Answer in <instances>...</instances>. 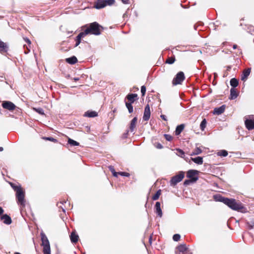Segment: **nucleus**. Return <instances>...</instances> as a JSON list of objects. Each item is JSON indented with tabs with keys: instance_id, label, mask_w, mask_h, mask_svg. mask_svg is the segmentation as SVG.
I'll return each mask as SVG.
<instances>
[{
	"instance_id": "nucleus-1",
	"label": "nucleus",
	"mask_w": 254,
	"mask_h": 254,
	"mask_svg": "<svg viewBox=\"0 0 254 254\" xmlns=\"http://www.w3.org/2000/svg\"><path fill=\"white\" fill-rule=\"evenodd\" d=\"M213 198L216 201L223 202L233 210L243 213L246 212V208L244 207L243 204L237 201L235 199L225 197L220 194L214 195Z\"/></svg>"
},
{
	"instance_id": "nucleus-2",
	"label": "nucleus",
	"mask_w": 254,
	"mask_h": 254,
	"mask_svg": "<svg viewBox=\"0 0 254 254\" xmlns=\"http://www.w3.org/2000/svg\"><path fill=\"white\" fill-rule=\"evenodd\" d=\"M103 28L97 22L90 23L88 27L83 31L86 36L88 34L99 35Z\"/></svg>"
},
{
	"instance_id": "nucleus-3",
	"label": "nucleus",
	"mask_w": 254,
	"mask_h": 254,
	"mask_svg": "<svg viewBox=\"0 0 254 254\" xmlns=\"http://www.w3.org/2000/svg\"><path fill=\"white\" fill-rule=\"evenodd\" d=\"M42 246L43 247L44 254H51V249L49 241L46 235L42 232L41 233Z\"/></svg>"
},
{
	"instance_id": "nucleus-4",
	"label": "nucleus",
	"mask_w": 254,
	"mask_h": 254,
	"mask_svg": "<svg viewBox=\"0 0 254 254\" xmlns=\"http://www.w3.org/2000/svg\"><path fill=\"white\" fill-rule=\"evenodd\" d=\"M115 2V0H97L94 5V7L99 9L107 5H112Z\"/></svg>"
},
{
	"instance_id": "nucleus-5",
	"label": "nucleus",
	"mask_w": 254,
	"mask_h": 254,
	"mask_svg": "<svg viewBox=\"0 0 254 254\" xmlns=\"http://www.w3.org/2000/svg\"><path fill=\"white\" fill-rule=\"evenodd\" d=\"M16 196L17 199L18 203H20L22 206H25L24 200V192L21 188H16Z\"/></svg>"
},
{
	"instance_id": "nucleus-6",
	"label": "nucleus",
	"mask_w": 254,
	"mask_h": 254,
	"mask_svg": "<svg viewBox=\"0 0 254 254\" xmlns=\"http://www.w3.org/2000/svg\"><path fill=\"white\" fill-rule=\"evenodd\" d=\"M184 176V173L182 171L180 172L179 174L175 175L172 178L170 182V185L171 186H175L183 179Z\"/></svg>"
},
{
	"instance_id": "nucleus-7",
	"label": "nucleus",
	"mask_w": 254,
	"mask_h": 254,
	"mask_svg": "<svg viewBox=\"0 0 254 254\" xmlns=\"http://www.w3.org/2000/svg\"><path fill=\"white\" fill-rule=\"evenodd\" d=\"M185 75L183 72L180 71L176 75V76L174 78L172 81V84L173 85H176L178 84H180L185 79Z\"/></svg>"
},
{
	"instance_id": "nucleus-8",
	"label": "nucleus",
	"mask_w": 254,
	"mask_h": 254,
	"mask_svg": "<svg viewBox=\"0 0 254 254\" xmlns=\"http://www.w3.org/2000/svg\"><path fill=\"white\" fill-rule=\"evenodd\" d=\"M198 171L195 170H190L187 172V177L191 179L193 182H196L198 178L197 176Z\"/></svg>"
},
{
	"instance_id": "nucleus-9",
	"label": "nucleus",
	"mask_w": 254,
	"mask_h": 254,
	"mask_svg": "<svg viewBox=\"0 0 254 254\" xmlns=\"http://www.w3.org/2000/svg\"><path fill=\"white\" fill-rule=\"evenodd\" d=\"M2 106L4 109L9 111H13L16 108V106L10 101H4L2 104Z\"/></svg>"
},
{
	"instance_id": "nucleus-10",
	"label": "nucleus",
	"mask_w": 254,
	"mask_h": 254,
	"mask_svg": "<svg viewBox=\"0 0 254 254\" xmlns=\"http://www.w3.org/2000/svg\"><path fill=\"white\" fill-rule=\"evenodd\" d=\"M150 117V109L148 104H147L144 109V112L143 116V120L145 121L149 120Z\"/></svg>"
},
{
	"instance_id": "nucleus-11",
	"label": "nucleus",
	"mask_w": 254,
	"mask_h": 254,
	"mask_svg": "<svg viewBox=\"0 0 254 254\" xmlns=\"http://www.w3.org/2000/svg\"><path fill=\"white\" fill-rule=\"evenodd\" d=\"M245 124L246 128L250 130L254 128V122L252 118V116L250 117V119H246L245 121Z\"/></svg>"
},
{
	"instance_id": "nucleus-12",
	"label": "nucleus",
	"mask_w": 254,
	"mask_h": 254,
	"mask_svg": "<svg viewBox=\"0 0 254 254\" xmlns=\"http://www.w3.org/2000/svg\"><path fill=\"white\" fill-rule=\"evenodd\" d=\"M8 50L7 45L0 40V53L5 54L7 53Z\"/></svg>"
},
{
	"instance_id": "nucleus-13",
	"label": "nucleus",
	"mask_w": 254,
	"mask_h": 254,
	"mask_svg": "<svg viewBox=\"0 0 254 254\" xmlns=\"http://www.w3.org/2000/svg\"><path fill=\"white\" fill-rule=\"evenodd\" d=\"M178 253L176 254H183L184 253L190 252L187 249L185 244L181 245L177 247Z\"/></svg>"
},
{
	"instance_id": "nucleus-14",
	"label": "nucleus",
	"mask_w": 254,
	"mask_h": 254,
	"mask_svg": "<svg viewBox=\"0 0 254 254\" xmlns=\"http://www.w3.org/2000/svg\"><path fill=\"white\" fill-rule=\"evenodd\" d=\"M226 106L225 105H222L218 108H215L213 110V114L216 115H220L223 113L225 110Z\"/></svg>"
},
{
	"instance_id": "nucleus-15",
	"label": "nucleus",
	"mask_w": 254,
	"mask_h": 254,
	"mask_svg": "<svg viewBox=\"0 0 254 254\" xmlns=\"http://www.w3.org/2000/svg\"><path fill=\"white\" fill-rule=\"evenodd\" d=\"M251 73V68H247L245 70H244L243 74L241 76V80L242 81H245L248 78V77L249 76L250 74Z\"/></svg>"
},
{
	"instance_id": "nucleus-16",
	"label": "nucleus",
	"mask_w": 254,
	"mask_h": 254,
	"mask_svg": "<svg viewBox=\"0 0 254 254\" xmlns=\"http://www.w3.org/2000/svg\"><path fill=\"white\" fill-rule=\"evenodd\" d=\"M1 219L3 220L4 224L7 225L10 224L12 222L11 218L7 214H4L1 216Z\"/></svg>"
},
{
	"instance_id": "nucleus-17",
	"label": "nucleus",
	"mask_w": 254,
	"mask_h": 254,
	"mask_svg": "<svg viewBox=\"0 0 254 254\" xmlns=\"http://www.w3.org/2000/svg\"><path fill=\"white\" fill-rule=\"evenodd\" d=\"M86 35L84 34L83 32H80L78 36L76 37L75 41L76 44L75 45V47L78 46L80 43H81V39L82 38L84 37Z\"/></svg>"
},
{
	"instance_id": "nucleus-18",
	"label": "nucleus",
	"mask_w": 254,
	"mask_h": 254,
	"mask_svg": "<svg viewBox=\"0 0 254 254\" xmlns=\"http://www.w3.org/2000/svg\"><path fill=\"white\" fill-rule=\"evenodd\" d=\"M155 207L156 209V213L160 217L162 216V212L160 207V203L159 202H156Z\"/></svg>"
},
{
	"instance_id": "nucleus-19",
	"label": "nucleus",
	"mask_w": 254,
	"mask_h": 254,
	"mask_svg": "<svg viewBox=\"0 0 254 254\" xmlns=\"http://www.w3.org/2000/svg\"><path fill=\"white\" fill-rule=\"evenodd\" d=\"M137 121V117H134L131 121L130 124L129 130L131 132H133L136 126V124Z\"/></svg>"
},
{
	"instance_id": "nucleus-20",
	"label": "nucleus",
	"mask_w": 254,
	"mask_h": 254,
	"mask_svg": "<svg viewBox=\"0 0 254 254\" xmlns=\"http://www.w3.org/2000/svg\"><path fill=\"white\" fill-rule=\"evenodd\" d=\"M238 96V93L236 91V89L232 88L230 89V97H229V99L231 100H234L236 99Z\"/></svg>"
},
{
	"instance_id": "nucleus-21",
	"label": "nucleus",
	"mask_w": 254,
	"mask_h": 254,
	"mask_svg": "<svg viewBox=\"0 0 254 254\" xmlns=\"http://www.w3.org/2000/svg\"><path fill=\"white\" fill-rule=\"evenodd\" d=\"M137 96V95L136 94H129L127 95L126 98L130 103H133L135 101V98H136Z\"/></svg>"
},
{
	"instance_id": "nucleus-22",
	"label": "nucleus",
	"mask_w": 254,
	"mask_h": 254,
	"mask_svg": "<svg viewBox=\"0 0 254 254\" xmlns=\"http://www.w3.org/2000/svg\"><path fill=\"white\" fill-rule=\"evenodd\" d=\"M191 160H192L195 163L198 165H201L203 164V158L201 157L198 156L195 158H191Z\"/></svg>"
},
{
	"instance_id": "nucleus-23",
	"label": "nucleus",
	"mask_w": 254,
	"mask_h": 254,
	"mask_svg": "<svg viewBox=\"0 0 254 254\" xmlns=\"http://www.w3.org/2000/svg\"><path fill=\"white\" fill-rule=\"evenodd\" d=\"M66 62L71 64H75L77 62V59L75 56H72L70 58H66Z\"/></svg>"
},
{
	"instance_id": "nucleus-24",
	"label": "nucleus",
	"mask_w": 254,
	"mask_h": 254,
	"mask_svg": "<svg viewBox=\"0 0 254 254\" xmlns=\"http://www.w3.org/2000/svg\"><path fill=\"white\" fill-rule=\"evenodd\" d=\"M70 240L72 243H75L78 240V236L74 232H72L70 235Z\"/></svg>"
},
{
	"instance_id": "nucleus-25",
	"label": "nucleus",
	"mask_w": 254,
	"mask_h": 254,
	"mask_svg": "<svg viewBox=\"0 0 254 254\" xmlns=\"http://www.w3.org/2000/svg\"><path fill=\"white\" fill-rule=\"evenodd\" d=\"M185 126L184 124H181L179 126H178L176 128L175 130V134L177 135H179L181 132L184 129Z\"/></svg>"
},
{
	"instance_id": "nucleus-26",
	"label": "nucleus",
	"mask_w": 254,
	"mask_h": 254,
	"mask_svg": "<svg viewBox=\"0 0 254 254\" xmlns=\"http://www.w3.org/2000/svg\"><path fill=\"white\" fill-rule=\"evenodd\" d=\"M97 113L95 111H87L85 113L84 116L90 118L95 117L97 116Z\"/></svg>"
},
{
	"instance_id": "nucleus-27",
	"label": "nucleus",
	"mask_w": 254,
	"mask_h": 254,
	"mask_svg": "<svg viewBox=\"0 0 254 254\" xmlns=\"http://www.w3.org/2000/svg\"><path fill=\"white\" fill-rule=\"evenodd\" d=\"M230 82L231 86H232L233 88H235V87H236L238 85V84H239L238 80L235 78H232L230 80Z\"/></svg>"
},
{
	"instance_id": "nucleus-28",
	"label": "nucleus",
	"mask_w": 254,
	"mask_h": 254,
	"mask_svg": "<svg viewBox=\"0 0 254 254\" xmlns=\"http://www.w3.org/2000/svg\"><path fill=\"white\" fill-rule=\"evenodd\" d=\"M217 154L219 156L226 157L228 155V152L225 150H222L218 151Z\"/></svg>"
},
{
	"instance_id": "nucleus-29",
	"label": "nucleus",
	"mask_w": 254,
	"mask_h": 254,
	"mask_svg": "<svg viewBox=\"0 0 254 254\" xmlns=\"http://www.w3.org/2000/svg\"><path fill=\"white\" fill-rule=\"evenodd\" d=\"M201 152L202 150L199 147H196L195 150L190 154V155H198L201 153Z\"/></svg>"
},
{
	"instance_id": "nucleus-30",
	"label": "nucleus",
	"mask_w": 254,
	"mask_h": 254,
	"mask_svg": "<svg viewBox=\"0 0 254 254\" xmlns=\"http://www.w3.org/2000/svg\"><path fill=\"white\" fill-rule=\"evenodd\" d=\"M126 106L128 109V112L131 113L133 111L132 103L126 102Z\"/></svg>"
},
{
	"instance_id": "nucleus-31",
	"label": "nucleus",
	"mask_w": 254,
	"mask_h": 254,
	"mask_svg": "<svg viewBox=\"0 0 254 254\" xmlns=\"http://www.w3.org/2000/svg\"><path fill=\"white\" fill-rule=\"evenodd\" d=\"M206 120L205 119H204L200 123V129L202 130H204L205 128L206 127Z\"/></svg>"
},
{
	"instance_id": "nucleus-32",
	"label": "nucleus",
	"mask_w": 254,
	"mask_h": 254,
	"mask_svg": "<svg viewBox=\"0 0 254 254\" xmlns=\"http://www.w3.org/2000/svg\"><path fill=\"white\" fill-rule=\"evenodd\" d=\"M68 143L70 144L72 146H78L79 145V143L77 142V141L72 139H70V138H69L68 140Z\"/></svg>"
},
{
	"instance_id": "nucleus-33",
	"label": "nucleus",
	"mask_w": 254,
	"mask_h": 254,
	"mask_svg": "<svg viewBox=\"0 0 254 254\" xmlns=\"http://www.w3.org/2000/svg\"><path fill=\"white\" fill-rule=\"evenodd\" d=\"M160 194H161V190H158L156 192V193L153 196L152 199L154 200H157L159 198Z\"/></svg>"
},
{
	"instance_id": "nucleus-34",
	"label": "nucleus",
	"mask_w": 254,
	"mask_h": 254,
	"mask_svg": "<svg viewBox=\"0 0 254 254\" xmlns=\"http://www.w3.org/2000/svg\"><path fill=\"white\" fill-rule=\"evenodd\" d=\"M175 58L174 57H170L167 59L166 63L168 64H172L175 62Z\"/></svg>"
},
{
	"instance_id": "nucleus-35",
	"label": "nucleus",
	"mask_w": 254,
	"mask_h": 254,
	"mask_svg": "<svg viewBox=\"0 0 254 254\" xmlns=\"http://www.w3.org/2000/svg\"><path fill=\"white\" fill-rule=\"evenodd\" d=\"M177 154L178 156H180L182 158H184L185 156V152L180 149H177Z\"/></svg>"
},
{
	"instance_id": "nucleus-36",
	"label": "nucleus",
	"mask_w": 254,
	"mask_h": 254,
	"mask_svg": "<svg viewBox=\"0 0 254 254\" xmlns=\"http://www.w3.org/2000/svg\"><path fill=\"white\" fill-rule=\"evenodd\" d=\"M34 110L36 112H37L38 113H39V114H40L41 115H44V111L43 109L41 108H34Z\"/></svg>"
},
{
	"instance_id": "nucleus-37",
	"label": "nucleus",
	"mask_w": 254,
	"mask_h": 254,
	"mask_svg": "<svg viewBox=\"0 0 254 254\" xmlns=\"http://www.w3.org/2000/svg\"><path fill=\"white\" fill-rule=\"evenodd\" d=\"M109 169H110V170L111 171V172H112V174H113V175L114 177H117L118 176V175H119V172H116L115 171V170H114V169L113 167H112V166H110V167H109Z\"/></svg>"
},
{
	"instance_id": "nucleus-38",
	"label": "nucleus",
	"mask_w": 254,
	"mask_h": 254,
	"mask_svg": "<svg viewBox=\"0 0 254 254\" xmlns=\"http://www.w3.org/2000/svg\"><path fill=\"white\" fill-rule=\"evenodd\" d=\"M247 224L249 229H252L254 227V220L252 222H247Z\"/></svg>"
},
{
	"instance_id": "nucleus-39",
	"label": "nucleus",
	"mask_w": 254,
	"mask_h": 254,
	"mask_svg": "<svg viewBox=\"0 0 254 254\" xmlns=\"http://www.w3.org/2000/svg\"><path fill=\"white\" fill-rule=\"evenodd\" d=\"M43 138L46 140H49V141H53L54 142H56L57 141V140L56 139H55L52 137H44Z\"/></svg>"
},
{
	"instance_id": "nucleus-40",
	"label": "nucleus",
	"mask_w": 254,
	"mask_h": 254,
	"mask_svg": "<svg viewBox=\"0 0 254 254\" xmlns=\"http://www.w3.org/2000/svg\"><path fill=\"white\" fill-rule=\"evenodd\" d=\"M181 236L179 234H175L173 237V239L174 241H178L180 239Z\"/></svg>"
},
{
	"instance_id": "nucleus-41",
	"label": "nucleus",
	"mask_w": 254,
	"mask_h": 254,
	"mask_svg": "<svg viewBox=\"0 0 254 254\" xmlns=\"http://www.w3.org/2000/svg\"><path fill=\"white\" fill-rule=\"evenodd\" d=\"M141 92L142 96H144L146 92V87L144 85H143L141 87Z\"/></svg>"
},
{
	"instance_id": "nucleus-42",
	"label": "nucleus",
	"mask_w": 254,
	"mask_h": 254,
	"mask_svg": "<svg viewBox=\"0 0 254 254\" xmlns=\"http://www.w3.org/2000/svg\"><path fill=\"white\" fill-rule=\"evenodd\" d=\"M164 136L165 139L168 141H171L172 139V136L169 134H165Z\"/></svg>"
},
{
	"instance_id": "nucleus-43",
	"label": "nucleus",
	"mask_w": 254,
	"mask_h": 254,
	"mask_svg": "<svg viewBox=\"0 0 254 254\" xmlns=\"http://www.w3.org/2000/svg\"><path fill=\"white\" fill-rule=\"evenodd\" d=\"M119 174L121 176H125V177H129V173H127V172H119Z\"/></svg>"
},
{
	"instance_id": "nucleus-44",
	"label": "nucleus",
	"mask_w": 254,
	"mask_h": 254,
	"mask_svg": "<svg viewBox=\"0 0 254 254\" xmlns=\"http://www.w3.org/2000/svg\"><path fill=\"white\" fill-rule=\"evenodd\" d=\"M11 187L13 189V190L16 191V188H21V186H15L13 184H11Z\"/></svg>"
},
{
	"instance_id": "nucleus-45",
	"label": "nucleus",
	"mask_w": 254,
	"mask_h": 254,
	"mask_svg": "<svg viewBox=\"0 0 254 254\" xmlns=\"http://www.w3.org/2000/svg\"><path fill=\"white\" fill-rule=\"evenodd\" d=\"M24 41L27 43L28 44H31V41L27 37H25V38H23Z\"/></svg>"
},
{
	"instance_id": "nucleus-46",
	"label": "nucleus",
	"mask_w": 254,
	"mask_h": 254,
	"mask_svg": "<svg viewBox=\"0 0 254 254\" xmlns=\"http://www.w3.org/2000/svg\"><path fill=\"white\" fill-rule=\"evenodd\" d=\"M160 117L162 118V120H164V121H167V117L165 115H161Z\"/></svg>"
},
{
	"instance_id": "nucleus-47",
	"label": "nucleus",
	"mask_w": 254,
	"mask_h": 254,
	"mask_svg": "<svg viewBox=\"0 0 254 254\" xmlns=\"http://www.w3.org/2000/svg\"><path fill=\"white\" fill-rule=\"evenodd\" d=\"M156 147L158 149H161L163 148V146L160 143H158L156 146Z\"/></svg>"
},
{
	"instance_id": "nucleus-48",
	"label": "nucleus",
	"mask_w": 254,
	"mask_h": 254,
	"mask_svg": "<svg viewBox=\"0 0 254 254\" xmlns=\"http://www.w3.org/2000/svg\"><path fill=\"white\" fill-rule=\"evenodd\" d=\"M122 2L124 4H128L129 3V0H121Z\"/></svg>"
},
{
	"instance_id": "nucleus-49",
	"label": "nucleus",
	"mask_w": 254,
	"mask_h": 254,
	"mask_svg": "<svg viewBox=\"0 0 254 254\" xmlns=\"http://www.w3.org/2000/svg\"><path fill=\"white\" fill-rule=\"evenodd\" d=\"M190 180H185L184 182V185H188L190 183Z\"/></svg>"
},
{
	"instance_id": "nucleus-50",
	"label": "nucleus",
	"mask_w": 254,
	"mask_h": 254,
	"mask_svg": "<svg viewBox=\"0 0 254 254\" xmlns=\"http://www.w3.org/2000/svg\"><path fill=\"white\" fill-rule=\"evenodd\" d=\"M3 212V210L2 207H0V215L2 214Z\"/></svg>"
},
{
	"instance_id": "nucleus-51",
	"label": "nucleus",
	"mask_w": 254,
	"mask_h": 254,
	"mask_svg": "<svg viewBox=\"0 0 254 254\" xmlns=\"http://www.w3.org/2000/svg\"><path fill=\"white\" fill-rule=\"evenodd\" d=\"M237 45H233V49H237Z\"/></svg>"
},
{
	"instance_id": "nucleus-52",
	"label": "nucleus",
	"mask_w": 254,
	"mask_h": 254,
	"mask_svg": "<svg viewBox=\"0 0 254 254\" xmlns=\"http://www.w3.org/2000/svg\"><path fill=\"white\" fill-rule=\"evenodd\" d=\"M73 79H74V80H75V81H77V80H79V78H78V77H75V78H73Z\"/></svg>"
},
{
	"instance_id": "nucleus-53",
	"label": "nucleus",
	"mask_w": 254,
	"mask_h": 254,
	"mask_svg": "<svg viewBox=\"0 0 254 254\" xmlns=\"http://www.w3.org/2000/svg\"><path fill=\"white\" fill-rule=\"evenodd\" d=\"M3 147H0V151H3Z\"/></svg>"
},
{
	"instance_id": "nucleus-54",
	"label": "nucleus",
	"mask_w": 254,
	"mask_h": 254,
	"mask_svg": "<svg viewBox=\"0 0 254 254\" xmlns=\"http://www.w3.org/2000/svg\"><path fill=\"white\" fill-rule=\"evenodd\" d=\"M64 202L65 203H66V201H63V202H60V204H63Z\"/></svg>"
},
{
	"instance_id": "nucleus-55",
	"label": "nucleus",
	"mask_w": 254,
	"mask_h": 254,
	"mask_svg": "<svg viewBox=\"0 0 254 254\" xmlns=\"http://www.w3.org/2000/svg\"><path fill=\"white\" fill-rule=\"evenodd\" d=\"M14 254H21L18 252H15V253H14Z\"/></svg>"
},
{
	"instance_id": "nucleus-56",
	"label": "nucleus",
	"mask_w": 254,
	"mask_h": 254,
	"mask_svg": "<svg viewBox=\"0 0 254 254\" xmlns=\"http://www.w3.org/2000/svg\"><path fill=\"white\" fill-rule=\"evenodd\" d=\"M62 209L64 212H65V209L64 208H62Z\"/></svg>"
},
{
	"instance_id": "nucleus-57",
	"label": "nucleus",
	"mask_w": 254,
	"mask_h": 254,
	"mask_svg": "<svg viewBox=\"0 0 254 254\" xmlns=\"http://www.w3.org/2000/svg\"><path fill=\"white\" fill-rule=\"evenodd\" d=\"M59 207H61V208H63V207H61V206H59Z\"/></svg>"
},
{
	"instance_id": "nucleus-58",
	"label": "nucleus",
	"mask_w": 254,
	"mask_h": 254,
	"mask_svg": "<svg viewBox=\"0 0 254 254\" xmlns=\"http://www.w3.org/2000/svg\"><path fill=\"white\" fill-rule=\"evenodd\" d=\"M72 32H69L68 33H71Z\"/></svg>"
}]
</instances>
